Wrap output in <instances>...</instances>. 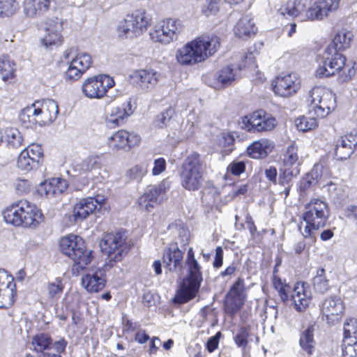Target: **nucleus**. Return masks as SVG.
Here are the masks:
<instances>
[{
    "instance_id": "52",
    "label": "nucleus",
    "mask_w": 357,
    "mask_h": 357,
    "mask_svg": "<svg viewBox=\"0 0 357 357\" xmlns=\"http://www.w3.org/2000/svg\"><path fill=\"white\" fill-rule=\"evenodd\" d=\"M200 9L203 15L208 17L215 15L219 10L217 0H202Z\"/></svg>"
},
{
    "instance_id": "46",
    "label": "nucleus",
    "mask_w": 357,
    "mask_h": 357,
    "mask_svg": "<svg viewBox=\"0 0 357 357\" xmlns=\"http://www.w3.org/2000/svg\"><path fill=\"white\" fill-rule=\"evenodd\" d=\"M174 111L169 107L158 114L154 119L153 125L155 128L162 129L169 126Z\"/></svg>"
},
{
    "instance_id": "50",
    "label": "nucleus",
    "mask_w": 357,
    "mask_h": 357,
    "mask_svg": "<svg viewBox=\"0 0 357 357\" xmlns=\"http://www.w3.org/2000/svg\"><path fill=\"white\" fill-rule=\"evenodd\" d=\"M273 285L278 291L280 299L283 302H286L289 298L288 291L290 289L289 284L282 282V280L276 275L273 278Z\"/></svg>"
},
{
    "instance_id": "45",
    "label": "nucleus",
    "mask_w": 357,
    "mask_h": 357,
    "mask_svg": "<svg viewBox=\"0 0 357 357\" xmlns=\"http://www.w3.org/2000/svg\"><path fill=\"white\" fill-rule=\"evenodd\" d=\"M313 287L315 291L324 294L329 289L328 280L325 275V269L319 268L313 278Z\"/></svg>"
},
{
    "instance_id": "29",
    "label": "nucleus",
    "mask_w": 357,
    "mask_h": 357,
    "mask_svg": "<svg viewBox=\"0 0 357 357\" xmlns=\"http://www.w3.org/2000/svg\"><path fill=\"white\" fill-rule=\"evenodd\" d=\"M296 310L304 311L310 305L312 299L311 291L305 282H296L291 296Z\"/></svg>"
},
{
    "instance_id": "34",
    "label": "nucleus",
    "mask_w": 357,
    "mask_h": 357,
    "mask_svg": "<svg viewBox=\"0 0 357 357\" xmlns=\"http://www.w3.org/2000/svg\"><path fill=\"white\" fill-rule=\"evenodd\" d=\"M105 278L102 271L98 270L93 273H87L82 278V284L88 291L97 292L105 285Z\"/></svg>"
},
{
    "instance_id": "25",
    "label": "nucleus",
    "mask_w": 357,
    "mask_h": 357,
    "mask_svg": "<svg viewBox=\"0 0 357 357\" xmlns=\"http://www.w3.org/2000/svg\"><path fill=\"white\" fill-rule=\"evenodd\" d=\"M105 199L102 197H91L82 199L77 202L73 209V217L76 222L84 220L91 214L95 213L98 208L104 203Z\"/></svg>"
},
{
    "instance_id": "7",
    "label": "nucleus",
    "mask_w": 357,
    "mask_h": 357,
    "mask_svg": "<svg viewBox=\"0 0 357 357\" xmlns=\"http://www.w3.org/2000/svg\"><path fill=\"white\" fill-rule=\"evenodd\" d=\"M189 269V277L184 281L177 291L174 298L175 303H185L193 298L199 289L202 281L200 266L197 261L187 264Z\"/></svg>"
},
{
    "instance_id": "54",
    "label": "nucleus",
    "mask_w": 357,
    "mask_h": 357,
    "mask_svg": "<svg viewBox=\"0 0 357 357\" xmlns=\"http://www.w3.org/2000/svg\"><path fill=\"white\" fill-rule=\"evenodd\" d=\"M342 350L344 357H356L357 356V340L343 339Z\"/></svg>"
},
{
    "instance_id": "4",
    "label": "nucleus",
    "mask_w": 357,
    "mask_h": 357,
    "mask_svg": "<svg viewBox=\"0 0 357 357\" xmlns=\"http://www.w3.org/2000/svg\"><path fill=\"white\" fill-rule=\"evenodd\" d=\"M59 248L63 255L73 261V273H78L92 260V252L86 248L84 241L78 236L70 234L61 238Z\"/></svg>"
},
{
    "instance_id": "10",
    "label": "nucleus",
    "mask_w": 357,
    "mask_h": 357,
    "mask_svg": "<svg viewBox=\"0 0 357 357\" xmlns=\"http://www.w3.org/2000/svg\"><path fill=\"white\" fill-rule=\"evenodd\" d=\"M331 47L327 48L317 61L319 67L316 70V76L319 78L335 75L345 65L346 58L340 53L331 52Z\"/></svg>"
},
{
    "instance_id": "12",
    "label": "nucleus",
    "mask_w": 357,
    "mask_h": 357,
    "mask_svg": "<svg viewBox=\"0 0 357 357\" xmlns=\"http://www.w3.org/2000/svg\"><path fill=\"white\" fill-rule=\"evenodd\" d=\"M64 56L68 59V66L64 73L65 79L67 80H77L92 65L91 56L86 52L77 53L71 59H69L68 53H64Z\"/></svg>"
},
{
    "instance_id": "17",
    "label": "nucleus",
    "mask_w": 357,
    "mask_h": 357,
    "mask_svg": "<svg viewBox=\"0 0 357 357\" xmlns=\"http://www.w3.org/2000/svg\"><path fill=\"white\" fill-rule=\"evenodd\" d=\"M169 187L166 181H162L155 185L148 186L143 195L139 198V205L142 208H144L147 211H151L163 199L166 190Z\"/></svg>"
},
{
    "instance_id": "42",
    "label": "nucleus",
    "mask_w": 357,
    "mask_h": 357,
    "mask_svg": "<svg viewBox=\"0 0 357 357\" xmlns=\"http://www.w3.org/2000/svg\"><path fill=\"white\" fill-rule=\"evenodd\" d=\"M323 188H326L329 197L335 202L340 204L346 197V187L342 184L330 181Z\"/></svg>"
},
{
    "instance_id": "64",
    "label": "nucleus",
    "mask_w": 357,
    "mask_h": 357,
    "mask_svg": "<svg viewBox=\"0 0 357 357\" xmlns=\"http://www.w3.org/2000/svg\"><path fill=\"white\" fill-rule=\"evenodd\" d=\"M264 174L266 178L273 184L275 185L278 183V172L275 167L271 166L266 168L264 171Z\"/></svg>"
},
{
    "instance_id": "47",
    "label": "nucleus",
    "mask_w": 357,
    "mask_h": 357,
    "mask_svg": "<svg viewBox=\"0 0 357 357\" xmlns=\"http://www.w3.org/2000/svg\"><path fill=\"white\" fill-rule=\"evenodd\" d=\"M300 173V169H291L282 167L280 169L278 183L280 185H287L291 184V180Z\"/></svg>"
},
{
    "instance_id": "13",
    "label": "nucleus",
    "mask_w": 357,
    "mask_h": 357,
    "mask_svg": "<svg viewBox=\"0 0 357 357\" xmlns=\"http://www.w3.org/2000/svg\"><path fill=\"white\" fill-rule=\"evenodd\" d=\"M242 123V127L250 132L269 131L277 124L276 119L264 110L256 111L249 117H243Z\"/></svg>"
},
{
    "instance_id": "49",
    "label": "nucleus",
    "mask_w": 357,
    "mask_h": 357,
    "mask_svg": "<svg viewBox=\"0 0 357 357\" xmlns=\"http://www.w3.org/2000/svg\"><path fill=\"white\" fill-rule=\"evenodd\" d=\"M19 8L16 0H0V17L13 15Z\"/></svg>"
},
{
    "instance_id": "18",
    "label": "nucleus",
    "mask_w": 357,
    "mask_h": 357,
    "mask_svg": "<svg viewBox=\"0 0 357 357\" xmlns=\"http://www.w3.org/2000/svg\"><path fill=\"white\" fill-rule=\"evenodd\" d=\"M242 64L238 66L234 65L227 66L222 68L218 77V79L223 86L231 84L238 77V72L242 68H248L255 70L257 66L256 64L255 58L252 52L247 54L242 61Z\"/></svg>"
},
{
    "instance_id": "35",
    "label": "nucleus",
    "mask_w": 357,
    "mask_h": 357,
    "mask_svg": "<svg viewBox=\"0 0 357 357\" xmlns=\"http://www.w3.org/2000/svg\"><path fill=\"white\" fill-rule=\"evenodd\" d=\"M50 3V0H24V12L29 17H40L49 9Z\"/></svg>"
},
{
    "instance_id": "6",
    "label": "nucleus",
    "mask_w": 357,
    "mask_h": 357,
    "mask_svg": "<svg viewBox=\"0 0 357 357\" xmlns=\"http://www.w3.org/2000/svg\"><path fill=\"white\" fill-rule=\"evenodd\" d=\"M310 112L318 118L327 116L336 107L335 95L329 89L315 86L310 91Z\"/></svg>"
},
{
    "instance_id": "44",
    "label": "nucleus",
    "mask_w": 357,
    "mask_h": 357,
    "mask_svg": "<svg viewBox=\"0 0 357 357\" xmlns=\"http://www.w3.org/2000/svg\"><path fill=\"white\" fill-rule=\"evenodd\" d=\"M135 30L133 22H132L131 19H128V15L123 21L120 22L117 27L118 36L122 38H131L138 36Z\"/></svg>"
},
{
    "instance_id": "14",
    "label": "nucleus",
    "mask_w": 357,
    "mask_h": 357,
    "mask_svg": "<svg viewBox=\"0 0 357 357\" xmlns=\"http://www.w3.org/2000/svg\"><path fill=\"white\" fill-rule=\"evenodd\" d=\"M245 299L244 280L238 278L227 294L225 302V312L234 316L244 305Z\"/></svg>"
},
{
    "instance_id": "48",
    "label": "nucleus",
    "mask_w": 357,
    "mask_h": 357,
    "mask_svg": "<svg viewBox=\"0 0 357 357\" xmlns=\"http://www.w3.org/2000/svg\"><path fill=\"white\" fill-rule=\"evenodd\" d=\"M148 172V165L145 163L136 165L130 168L126 173L130 180L140 181Z\"/></svg>"
},
{
    "instance_id": "21",
    "label": "nucleus",
    "mask_w": 357,
    "mask_h": 357,
    "mask_svg": "<svg viewBox=\"0 0 357 357\" xmlns=\"http://www.w3.org/2000/svg\"><path fill=\"white\" fill-rule=\"evenodd\" d=\"M141 137L138 134L121 130L108 137L107 144L112 151L128 150L131 147L137 145Z\"/></svg>"
},
{
    "instance_id": "43",
    "label": "nucleus",
    "mask_w": 357,
    "mask_h": 357,
    "mask_svg": "<svg viewBox=\"0 0 357 357\" xmlns=\"http://www.w3.org/2000/svg\"><path fill=\"white\" fill-rule=\"evenodd\" d=\"M15 66V63L8 56H3L0 58V73L4 82H7L14 77Z\"/></svg>"
},
{
    "instance_id": "8",
    "label": "nucleus",
    "mask_w": 357,
    "mask_h": 357,
    "mask_svg": "<svg viewBox=\"0 0 357 357\" xmlns=\"http://www.w3.org/2000/svg\"><path fill=\"white\" fill-rule=\"evenodd\" d=\"M183 26L180 20L169 18L158 22L151 30L149 35L154 42L169 44L177 39Z\"/></svg>"
},
{
    "instance_id": "26",
    "label": "nucleus",
    "mask_w": 357,
    "mask_h": 357,
    "mask_svg": "<svg viewBox=\"0 0 357 357\" xmlns=\"http://www.w3.org/2000/svg\"><path fill=\"white\" fill-rule=\"evenodd\" d=\"M183 252L176 243H171L164 250L162 260L165 268L170 272H181L183 268Z\"/></svg>"
},
{
    "instance_id": "30",
    "label": "nucleus",
    "mask_w": 357,
    "mask_h": 357,
    "mask_svg": "<svg viewBox=\"0 0 357 357\" xmlns=\"http://www.w3.org/2000/svg\"><path fill=\"white\" fill-rule=\"evenodd\" d=\"M160 75L152 69H141L132 72L130 77L134 83L138 84L142 89H149L155 86L159 79Z\"/></svg>"
},
{
    "instance_id": "40",
    "label": "nucleus",
    "mask_w": 357,
    "mask_h": 357,
    "mask_svg": "<svg viewBox=\"0 0 357 357\" xmlns=\"http://www.w3.org/2000/svg\"><path fill=\"white\" fill-rule=\"evenodd\" d=\"M314 326L310 325L305 330L301 331L299 339V344L302 349L307 354L311 355L313 353L315 341L314 339Z\"/></svg>"
},
{
    "instance_id": "11",
    "label": "nucleus",
    "mask_w": 357,
    "mask_h": 357,
    "mask_svg": "<svg viewBox=\"0 0 357 357\" xmlns=\"http://www.w3.org/2000/svg\"><path fill=\"white\" fill-rule=\"evenodd\" d=\"M114 81L107 75H98L88 78L82 84V92L86 97L91 99H100L107 91L114 86Z\"/></svg>"
},
{
    "instance_id": "1",
    "label": "nucleus",
    "mask_w": 357,
    "mask_h": 357,
    "mask_svg": "<svg viewBox=\"0 0 357 357\" xmlns=\"http://www.w3.org/2000/svg\"><path fill=\"white\" fill-rule=\"evenodd\" d=\"M220 46V38L215 35H204L187 43L176 51L177 61L182 65H192L213 55Z\"/></svg>"
},
{
    "instance_id": "9",
    "label": "nucleus",
    "mask_w": 357,
    "mask_h": 357,
    "mask_svg": "<svg viewBox=\"0 0 357 357\" xmlns=\"http://www.w3.org/2000/svg\"><path fill=\"white\" fill-rule=\"evenodd\" d=\"M126 239L127 235L124 231L108 233L104 236L100 242L101 250L111 259L119 261L122 255L128 250V246L126 243Z\"/></svg>"
},
{
    "instance_id": "57",
    "label": "nucleus",
    "mask_w": 357,
    "mask_h": 357,
    "mask_svg": "<svg viewBox=\"0 0 357 357\" xmlns=\"http://www.w3.org/2000/svg\"><path fill=\"white\" fill-rule=\"evenodd\" d=\"M55 180H50L48 182L45 181L41 183L38 191L41 196H46L47 197H56V194L54 193V189L52 188L54 183H55Z\"/></svg>"
},
{
    "instance_id": "58",
    "label": "nucleus",
    "mask_w": 357,
    "mask_h": 357,
    "mask_svg": "<svg viewBox=\"0 0 357 357\" xmlns=\"http://www.w3.org/2000/svg\"><path fill=\"white\" fill-rule=\"evenodd\" d=\"M227 170L234 176H239L245 172V163L241 160H234L228 165Z\"/></svg>"
},
{
    "instance_id": "19",
    "label": "nucleus",
    "mask_w": 357,
    "mask_h": 357,
    "mask_svg": "<svg viewBox=\"0 0 357 357\" xmlns=\"http://www.w3.org/2000/svg\"><path fill=\"white\" fill-rule=\"evenodd\" d=\"M339 5L340 0H316L306 10L304 18L309 21L322 20L335 11Z\"/></svg>"
},
{
    "instance_id": "61",
    "label": "nucleus",
    "mask_w": 357,
    "mask_h": 357,
    "mask_svg": "<svg viewBox=\"0 0 357 357\" xmlns=\"http://www.w3.org/2000/svg\"><path fill=\"white\" fill-rule=\"evenodd\" d=\"M167 162L165 158H158L153 162V167L152 169V174L153 176H158L165 171Z\"/></svg>"
},
{
    "instance_id": "23",
    "label": "nucleus",
    "mask_w": 357,
    "mask_h": 357,
    "mask_svg": "<svg viewBox=\"0 0 357 357\" xmlns=\"http://www.w3.org/2000/svg\"><path fill=\"white\" fill-rule=\"evenodd\" d=\"M354 152L357 153V129L337 140L334 155L336 159L343 160L349 158Z\"/></svg>"
},
{
    "instance_id": "2",
    "label": "nucleus",
    "mask_w": 357,
    "mask_h": 357,
    "mask_svg": "<svg viewBox=\"0 0 357 357\" xmlns=\"http://www.w3.org/2000/svg\"><path fill=\"white\" fill-rule=\"evenodd\" d=\"M59 114V107L56 101L46 99L36 101L24 108L20 114V121L26 127L44 126L52 123Z\"/></svg>"
},
{
    "instance_id": "31",
    "label": "nucleus",
    "mask_w": 357,
    "mask_h": 357,
    "mask_svg": "<svg viewBox=\"0 0 357 357\" xmlns=\"http://www.w3.org/2000/svg\"><path fill=\"white\" fill-rule=\"evenodd\" d=\"M305 11L303 0H289L280 6L278 13L285 18L298 17L301 21H305L306 20L304 18Z\"/></svg>"
},
{
    "instance_id": "15",
    "label": "nucleus",
    "mask_w": 357,
    "mask_h": 357,
    "mask_svg": "<svg viewBox=\"0 0 357 357\" xmlns=\"http://www.w3.org/2000/svg\"><path fill=\"white\" fill-rule=\"evenodd\" d=\"M44 26L45 34L41 38V44L48 50H53L60 46L63 43L62 20L56 17L47 19Z\"/></svg>"
},
{
    "instance_id": "39",
    "label": "nucleus",
    "mask_w": 357,
    "mask_h": 357,
    "mask_svg": "<svg viewBox=\"0 0 357 357\" xmlns=\"http://www.w3.org/2000/svg\"><path fill=\"white\" fill-rule=\"evenodd\" d=\"M301 159L298 154V147L294 144L287 146L282 158V166L291 169H299Z\"/></svg>"
},
{
    "instance_id": "27",
    "label": "nucleus",
    "mask_w": 357,
    "mask_h": 357,
    "mask_svg": "<svg viewBox=\"0 0 357 357\" xmlns=\"http://www.w3.org/2000/svg\"><path fill=\"white\" fill-rule=\"evenodd\" d=\"M305 208L307 211L303 215L305 223H312L315 219L324 221L328 217V206L321 199H312Z\"/></svg>"
},
{
    "instance_id": "38",
    "label": "nucleus",
    "mask_w": 357,
    "mask_h": 357,
    "mask_svg": "<svg viewBox=\"0 0 357 357\" xmlns=\"http://www.w3.org/2000/svg\"><path fill=\"white\" fill-rule=\"evenodd\" d=\"M351 36V32L346 29H342L335 34L332 44L327 48L331 47L333 54L335 52L339 53V51L344 50L349 47Z\"/></svg>"
},
{
    "instance_id": "32",
    "label": "nucleus",
    "mask_w": 357,
    "mask_h": 357,
    "mask_svg": "<svg viewBox=\"0 0 357 357\" xmlns=\"http://www.w3.org/2000/svg\"><path fill=\"white\" fill-rule=\"evenodd\" d=\"M0 142L8 149H17L23 144L24 138L18 129L7 127L0 129Z\"/></svg>"
},
{
    "instance_id": "20",
    "label": "nucleus",
    "mask_w": 357,
    "mask_h": 357,
    "mask_svg": "<svg viewBox=\"0 0 357 357\" xmlns=\"http://www.w3.org/2000/svg\"><path fill=\"white\" fill-rule=\"evenodd\" d=\"M135 104L129 98L121 105L112 106L107 112L105 122L107 127L114 128L123 124L124 119L132 115Z\"/></svg>"
},
{
    "instance_id": "51",
    "label": "nucleus",
    "mask_w": 357,
    "mask_h": 357,
    "mask_svg": "<svg viewBox=\"0 0 357 357\" xmlns=\"http://www.w3.org/2000/svg\"><path fill=\"white\" fill-rule=\"evenodd\" d=\"M344 338L357 340V319H348L344 324Z\"/></svg>"
},
{
    "instance_id": "22",
    "label": "nucleus",
    "mask_w": 357,
    "mask_h": 357,
    "mask_svg": "<svg viewBox=\"0 0 357 357\" xmlns=\"http://www.w3.org/2000/svg\"><path fill=\"white\" fill-rule=\"evenodd\" d=\"M15 288L13 277L6 271L0 270V308H7L14 303Z\"/></svg>"
},
{
    "instance_id": "16",
    "label": "nucleus",
    "mask_w": 357,
    "mask_h": 357,
    "mask_svg": "<svg viewBox=\"0 0 357 357\" xmlns=\"http://www.w3.org/2000/svg\"><path fill=\"white\" fill-rule=\"evenodd\" d=\"M43 156V150L38 144H31L24 148L17 159V168L24 172H29L39 165Z\"/></svg>"
},
{
    "instance_id": "59",
    "label": "nucleus",
    "mask_w": 357,
    "mask_h": 357,
    "mask_svg": "<svg viewBox=\"0 0 357 357\" xmlns=\"http://www.w3.org/2000/svg\"><path fill=\"white\" fill-rule=\"evenodd\" d=\"M14 188L17 194L25 195L29 192L31 184L26 179L17 178L14 182Z\"/></svg>"
},
{
    "instance_id": "5",
    "label": "nucleus",
    "mask_w": 357,
    "mask_h": 357,
    "mask_svg": "<svg viewBox=\"0 0 357 357\" xmlns=\"http://www.w3.org/2000/svg\"><path fill=\"white\" fill-rule=\"evenodd\" d=\"M2 215L6 223H42L46 221L40 209L26 199L12 203L2 211Z\"/></svg>"
},
{
    "instance_id": "60",
    "label": "nucleus",
    "mask_w": 357,
    "mask_h": 357,
    "mask_svg": "<svg viewBox=\"0 0 357 357\" xmlns=\"http://www.w3.org/2000/svg\"><path fill=\"white\" fill-rule=\"evenodd\" d=\"M99 167L100 163L98 162V158L93 156L88 157L81 163V168L84 172H91Z\"/></svg>"
},
{
    "instance_id": "53",
    "label": "nucleus",
    "mask_w": 357,
    "mask_h": 357,
    "mask_svg": "<svg viewBox=\"0 0 357 357\" xmlns=\"http://www.w3.org/2000/svg\"><path fill=\"white\" fill-rule=\"evenodd\" d=\"M47 290L49 297L52 299L60 297L63 290L62 281L59 278H56L54 281L48 282Z\"/></svg>"
},
{
    "instance_id": "56",
    "label": "nucleus",
    "mask_w": 357,
    "mask_h": 357,
    "mask_svg": "<svg viewBox=\"0 0 357 357\" xmlns=\"http://www.w3.org/2000/svg\"><path fill=\"white\" fill-rule=\"evenodd\" d=\"M250 337L249 330L247 328H241L234 337V342L239 347H245Z\"/></svg>"
},
{
    "instance_id": "63",
    "label": "nucleus",
    "mask_w": 357,
    "mask_h": 357,
    "mask_svg": "<svg viewBox=\"0 0 357 357\" xmlns=\"http://www.w3.org/2000/svg\"><path fill=\"white\" fill-rule=\"evenodd\" d=\"M222 334L220 332H218L214 336L211 337L206 342V349L208 352L211 353L214 351L218 347L219 340Z\"/></svg>"
},
{
    "instance_id": "28",
    "label": "nucleus",
    "mask_w": 357,
    "mask_h": 357,
    "mask_svg": "<svg viewBox=\"0 0 357 357\" xmlns=\"http://www.w3.org/2000/svg\"><path fill=\"white\" fill-rule=\"evenodd\" d=\"M344 307L342 301L337 296H330L322 303L321 312L328 323L334 324L341 318Z\"/></svg>"
},
{
    "instance_id": "24",
    "label": "nucleus",
    "mask_w": 357,
    "mask_h": 357,
    "mask_svg": "<svg viewBox=\"0 0 357 357\" xmlns=\"http://www.w3.org/2000/svg\"><path fill=\"white\" fill-rule=\"evenodd\" d=\"M300 88V80L295 73L278 76L273 86L276 95L287 97L296 93Z\"/></svg>"
},
{
    "instance_id": "36",
    "label": "nucleus",
    "mask_w": 357,
    "mask_h": 357,
    "mask_svg": "<svg viewBox=\"0 0 357 357\" xmlns=\"http://www.w3.org/2000/svg\"><path fill=\"white\" fill-rule=\"evenodd\" d=\"M31 349L38 354H45L52 347V339L50 334L38 333L31 337Z\"/></svg>"
},
{
    "instance_id": "62",
    "label": "nucleus",
    "mask_w": 357,
    "mask_h": 357,
    "mask_svg": "<svg viewBox=\"0 0 357 357\" xmlns=\"http://www.w3.org/2000/svg\"><path fill=\"white\" fill-rule=\"evenodd\" d=\"M322 169L323 167L321 165L316 164L313 166L311 171L306 175L312 181V183H314L315 184L319 183L322 176Z\"/></svg>"
},
{
    "instance_id": "3",
    "label": "nucleus",
    "mask_w": 357,
    "mask_h": 357,
    "mask_svg": "<svg viewBox=\"0 0 357 357\" xmlns=\"http://www.w3.org/2000/svg\"><path fill=\"white\" fill-rule=\"evenodd\" d=\"M206 164L197 153H192L183 160L180 169L181 185L189 191L198 190L204 182Z\"/></svg>"
},
{
    "instance_id": "41",
    "label": "nucleus",
    "mask_w": 357,
    "mask_h": 357,
    "mask_svg": "<svg viewBox=\"0 0 357 357\" xmlns=\"http://www.w3.org/2000/svg\"><path fill=\"white\" fill-rule=\"evenodd\" d=\"M128 19H131L132 22H133L135 32L138 36L142 34L147 29L149 24V18L142 10H136L131 15H128Z\"/></svg>"
},
{
    "instance_id": "33",
    "label": "nucleus",
    "mask_w": 357,
    "mask_h": 357,
    "mask_svg": "<svg viewBox=\"0 0 357 357\" xmlns=\"http://www.w3.org/2000/svg\"><path fill=\"white\" fill-rule=\"evenodd\" d=\"M273 147V142L262 138L252 143L247 148V152L252 158H264L272 151Z\"/></svg>"
},
{
    "instance_id": "55",
    "label": "nucleus",
    "mask_w": 357,
    "mask_h": 357,
    "mask_svg": "<svg viewBox=\"0 0 357 357\" xmlns=\"http://www.w3.org/2000/svg\"><path fill=\"white\" fill-rule=\"evenodd\" d=\"M317 126V122L315 118H307L302 116L296 119V126L298 130L307 132L314 128Z\"/></svg>"
},
{
    "instance_id": "37",
    "label": "nucleus",
    "mask_w": 357,
    "mask_h": 357,
    "mask_svg": "<svg viewBox=\"0 0 357 357\" xmlns=\"http://www.w3.org/2000/svg\"><path fill=\"white\" fill-rule=\"evenodd\" d=\"M257 31L253 20L248 15L241 17L234 28V33L239 38L250 37L255 35Z\"/></svg>"
}]
</instances>
